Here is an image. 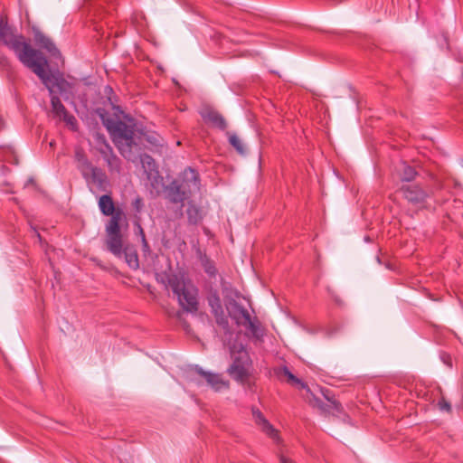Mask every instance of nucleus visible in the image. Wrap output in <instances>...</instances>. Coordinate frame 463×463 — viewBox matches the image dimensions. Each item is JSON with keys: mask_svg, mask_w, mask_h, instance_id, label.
I'll list each match as a JSON object with an SVG mask.
<instances>
[{"mask_svg": "<svg viewBox=\"0 0 463 463\" xmlns=\"http://www.w3.org/2000/svg\"><path fill=\"white\" fill-rule=\"evenodd\" d=\"M398 175L402 182L410 183L416 178L418 172L413 166L403 162L398 170Z\"/></svg>", "mask_w": 463, "mask_h": 463, "instance_id": "nucleus-21", "label": "nucleus"}, {"mask_svg": "<svg viewBox=\"0 0 463 463\" xmlns=\"http://www.w3.org/2000/svg\"><path fill=\"white\" fill-rule=\"evenodd\" d=\"M276 374L279 379H285V381L288 383H289L293 386H296L298 389L306 390L307 391L306 399L308 402V403L311 406L317 407L322 411L325 410L323 402L319 398L316 397L313 394V392L310 391V389L308 388L307 384L306 383H304L302 380H300L299 378H298L297 376H295L287 366L279 368L276 371Z\"/></svg>", "mask_w": 463, "mask_h": 463, "instance_id": "nucleus-7", "label": "nucleus"}, {"mask_svg": "<svg viewBox=\"0 0 463 463\" xmlns=\"http://www.w3.org/2000/svg\"><path fill=\"white\" fill-rule=\"evenodd\" d=\"M157 281L165 285L166 288L172 289L184 311L197 312L198 289L184 272H164L158 276Z\"/></svg>", "mask_w": 463, "mask_h": 463, "instance_id": "nucleus-1", "label": "nucleus"}, {"mask_svg": "<svg viewBox=\"0 0 463 463\" xmlns=\"http://www.w3.org/2000/svg\"><path fill=\"white\" fill-rule=\"evenodd\" d=\"M216 323L221 326L224 329H229V321L227 317L224 315V311L222 313H215L213 314Z\"/></svg>", "mask_w": 463, "mask_h": 463, "instance_id": "nucleus-29", "label": "nucleus"}, {"mask_svg": "<svg viewBox=\"0 0 463 463\" xmlns=\"http://www.w3.org/2000/svg\"><path fill=\"white\" fill-rule=\"evenodd\" d=\"M200 190L199 174L193 168H186L180 181H173L167 187V196L172 203H183L193 193Z\"/></svg>", "mask_w": 463, "mask_h": 463, "instance_id": "nucleus-4", "label": "nucleus"}, {"mask_svg": "<svg viewBox=\"0 0 463 463\" xmlns=\"http://www.w3.org/2000/svg\"><path fill=\"white\" fill-rule=\"evenodd\" d=\"M137 231H138L140 239L143 240V238H146L145 232L139 223H137Z\"/></svg>", "mask_w": 463, "mask_h": 463, "instance_id": "nucleus-34", "label": "nucleus"}, {"mask_svg": "<svg viewBox=\"0 0 463 463\" xmlns=\"http://www.w3.org/2000/svg\"><path fill=\"white\" fill-rule=\"evenodd\" d=\"M23 64L39 77L50 95H57L55 89L64 99H68V95L72 93L73 85L61 72L47 71L48 61L41 52L36 50L34 56L23 60Z\"/></svg>", "mask_w": 463, "mask_h": 463, "instance_id": "nucleus-2", "label": "nucleus"}, {"mask_svg": "<svg viewBox=\"0 0 463 463\" xmlns=\"http://www.w3.org/2000/svg\"><path fill=\"white\" fill-rule=\"evenodd\" d=\"M201 116L205 122L210 123L214 128L221 130H224L227 128L224 118L216 110L205 109L201 111Z\"/></svg>", "mask_w": 463, "mask_h": 463, "instance_id": "nucleus-14", "label": "nucleus"}, {"mask_svg": "<svg viewBox=\"0 0 463 463\" xmlns=\"http://www.w3.org/2000/svg\"><path fill=\"white\" fill-rule=\"evenodd\" d=\"M279 460H280V463H295L294 460H292L291 458H288L285 455H281L279 458Z\"/></svg>", "mask_w": 463, "mask_h": 463, "instance_id": "nucleus-33", "label": "nucleus"}, {"mask_svg": "<svg viewBox=\"0 0 463 463\" xmlns=\"http://www.w3.org/2000/svg\"><path fill=\"white\" fill-rule=\"evenodd\" d=\"M106 127L120 154L126 159L132 160V147L137 146L135 141V125L121 120H109Z\"/></svg>", "mask_w": 463, "mask_h": 463, "instance_id": "nucleus-3", "label": "nucleus"}, {"mask_svg": "<svg viewBox=\"0 0 463 463\" xmlns=\"http://www.w3.org/2000/svg\"><path fill=\"white\" fill-rule=\"evenodd\" d=\"M461 166L463 167V161L461 162Z\"/></svg>", "mask_w": 463, "mask_h": 463, "instance_id": "nucleus-40", "label": "nucleus"}, {"mask_svg": "<svg viewBox=\"0 0 463 463\" xmlns=\"http://www.w3.org/2000/svg\"><path fill=\"white\" fill-rule=\"evenodd\" d=\"M0 41L9 49L14 52L18 60H28L36 54V50L24 41L23 35H16L14 29L8 24L5 16H0Z\"/></svg>", "mask_w": 463, "mask_h": 463, "instance_id": "nucleus-5", "label": "nucleus"}, {"mask_svg": "<svg viewBox=\"0 0 463 463\" xmlns=\"http://www.w3.org/2000/svg\"><path fill=\"white\" fill-rule=\"evenodd\" d=\"M229 143L235 148L240 155L246 154V148L243 142L236 134L229 135Z\"/></svg>", "mask_w": 463, "mask_h": 463, "instance_id": "nucleus-27", "label": "nucleus"}, {"mask_svg": "<svg viewBox=\"0 0 463 463\" xmlns=\"http://www.w3.org/2000/svg\"><path fill=\"white\" fill-rule=\"evenodd\" d=\"M331 402H332V404L334 405V407H335L336 410H338V409H339V407H340V403H339V402H337L336 401H332Z\"/></svg>", "mask_w": 463, "mask_h": 463, "instance_id": "nucleus-36", "label": "nucleus"}, {"mask_svg": "<svg viewBox=\"0 0 463 463\" xmlns=\"http://www.w3.org/2000/svg\"><path fill=\"white\" fill-rule=\"evenodd\" d=\"M216 323L221 326L224 329H229V321L227 317L224 315V311L222 313H215L213 314Z\"/></svg>", "mask_w": 463, "mask_h": 463, "instance_id": "nucleus-28", "label": "nucleus"}, {"mask_svg": "<svg viewBox=\"0 0 463 463\" xmlns=\"http://www.w3.org/2000/svg\"><path fill=\"white\" fill-rule=\"evenodd\" d=\"M125 245L122 233L106 234V246L114 256L122 257Z\"/></svg>", "mask_w": 463, "mask_h": 463, "instance_id": "nucleus-13", "label": "nucleus"}, {"mask_svg": "<svg viewBox=\"0 0 463 463\" xmlns=\"http://www.w3.org/2000/svg\"><path fill=\"white\" fill-rule=\"evenodd\" d=\"M234 349H236V346H233V349H232V351H235ZM234 353H235L236 355L238 354V352L237 353L234 352Z\"/></svg>", "mask_w": 463, "mask_h": 463, "instance_id": "nucleus-39", "label": "nucleus"}, {"mask_svg": "<svg viewBox=\"0 0 463 463\" xmlns=\"http://www.w3.org/2000/svg\"><path fill=\"white\" fill-rule=\"evenodd\" d=\"M75 160L77 161V168L81 175H85V171L90 168L93 165L89 161L82 150H76Z\"/></svg>", "mask_w": 463, "mask_h": 463, "instance_id": "nucleus-24", "label": "nucleus"}, {"mask_svg": "<svg viewBox=\"0 0 463 463\" xmlns=\"http://www.w3.org/2000/svg\"><path fill=\"white\" fill-rule=\"evenodd\" d=\"M123 255L125 261L130 269L137 270L139 268L138 255L134 246L126 244L123 250L122 256Z\"/></svg>", "mask_w": 463, "mask_h": 463, "instance_id": "nucleus-19", "label": "nucleus"}, {"mask_svg": "<svg viewBox=\"0 0 463 463\" xmlns=\"http://www.w3.org/2000/svg\"><path fill=\"white\" fill-rule=\"evenodd\" d=\"M232 355L233 361L232 364L228 368L227 372L232 376V379L241 383H244L250 376V356L242 345H240L238 354L236 355L234 351H232Z\"/></svg>", "mask_w": 463, "mask_h": 463, "instance_id": "nucleus-6", "label": "nucleus"}, {"mask_svg": "<svg viewBox=\"0 0 463 463\" xmlns=\"http://www.w3.org/2000/svg\"><path fill=\"white\" fill-rule=\"evenodd\" d=\"M400 191L402 196L414 205L423 203L428 197V193L419 184H402Z\"/></svg>", "mask_w": 463, "mask_h": 463, "instance_id": "nucleus-10", "label": "nucleus"}, {"mask_svg": "<svg viewBox=\"0 0 463 463\" xmlns=\"http://www.w3.org/2000/svg\"><path fill=\"white\" fill-rule=\"evenodd\" d=\"M323 394L325 395V397L326 398V400H328L329 402H331V400L329 399V397H327V395H326L324 392Z\"/></svg>", "mask_w": 463, "mask_h": 463, "instance_id": "nucleus-38", "label": "nucleus"}, {"mask_svg": "<svg viewBox=\"0 0 463 463\" xmlns=\"http://www.w3.org/2000/svg\"><path fill=\"white\" fill-rule=\"evenodd\" d=\"M251 411L255 423L261 428L262 431L265 432L269 437H270L273 439H278V431L264 417L262 412L255 407L251 409Z\"/></svg>", "mask_w": 463, "mask_h": 463, "instance_id": "nucleus-12", "label": "nucleus"}, {"mask_svg": "<svg viewBox=\"0 0 463 463\" xmlns=\"http://www.w3.org/2000/svg\"><path fill=\"white\" fill-rule=\"evenodd\" d=\"M51 106L52 113L60 119L63 120L68 126H71L74 129L77 126V120L75 117L70 114L64 105L61 103L60 98L57 95H50Z\"/></svg>", "mask_w": 463, "mask_h": 463, "instance_id": "nucleus-11", "label": "nucleus"}, {"mask_svg": "<svg viewBox=\"0 0 463 463\" xmlns=\"http://www.w3.org/2000/svg\"><path fill=\"white\" fill-rule=\"evenodd\" d=\"M230 316L238 326H242L250 317L249 311L235 301L232 304V310L230 312Z\"/></svg>", "mask_w": 463, "mask_h": 463, "instance_id": "nucleus-18", "label": "nucleus"}, {"mask_svg": "<svg viewBox=\"0 0 463 463\" xmlns=\"http://www.w3.org/2000/svg\"><path fill=\"white\" fill-rule=\"evenodd\" d=\"M134 205L137 211H139L142 206V200L140 198H137L134 202Z\"/></svg>", "mask_w": 463, "mask_h": 463, "instance_id": "nucleus-35", "label": "nucleus"}, {"mask_svg": "<svg viewBox=\"0 0 463 463\" xmlns=\"http://www.w3.org/2000/svg\"><path fill=\"white\" fill-rule=\"evenodd\" d=\"M110 216L111 218L106 224V234L121 233L120 222L125 218L123 211L118 208L117 212Z\"/></svg>", "mask_w": 463, "mask_h": 463, "instance_id": "nucleus-17", "label": "nucleus"}, {"mask_svg": "<svg viewBox=\"0 0 463 463\" xmlns=\"http://www.w3.org/2000/svg\"><path fill=\"white\" fill-rule=\"evenodd\" d=\"M208 305L211 307V311L213 314L222 313V305L217 290H211L207 297Z\"/></svg>", "mask_w": 463, "mask_h": 463, "instance_id": "nucleus-22", "label": "nucleus"}, {"mask_svg": "<svg viewBox=\"0 0 463 463\" xmlns=\"http://www.w3.org/2000/svg\"><path fill=\"white\" fill-rule=\"evenodd\" d=\"M186 213L188 222L191 224H198L203 219L202 210L194 203H189Z\"/></svg>", "mask_w": 463, "mask_h": 463, "instance_id": "nucleus-23", "label": "nucleus"}, {"mask_svg": "<svg viewBox=\"0 0 463 463\" xmlns=\"http://www.w3.org/2000/svg\"><path fill=\"white\" fill-rule=\"evenodd\" d=\"M109 170L113 173L116 172L118 174L120 173L121 170V160L115 155L109 154V157L105 159Z\"/></svg>", "mask_w": 463, "mask_h": 463, "instance_id": "nucleus-26", "label": "nucleus"}, {"mask_svg": "<svg viewBox=\"0 0 463 463\" xmlns=\"http://www.w3.org/2000/svg\"><path fill=\"white\" fill-rule=\"evenodd\" d=\"M34 41L39 47L46 50L52 56H61V52L55 46L54 43L42 32L37 31L34 33Z\"/></svg>", "mask_w": 463, "mask_h": 463, "instance_id": "nucleus-15", "label": "nucleus"}, {"mask_svg": "<svg viewBox=\"0 0 463 463\" xmlns=\"http://www.w3.org/2000/svg\"><path fill=\"white\" fill-rule=\"evenodd\" d=\"M191 372L203 378L207 384L216 392L228 389L230 386L229 381L224 380L222 374L204 371L198 365L192 367Z\"/></svg>", "mask_w": 463, "mask_h": 463, "instance_id": "nucleus-9", "label": "nucleus"}, {"mask_svg": "<svg viewBox=\"0 0 463 463\" xmlns=\"http://www.w3.org/2000/svg\"><path fill=\"white\" fill-rule=\"evenodd\" d=\"M99 153L104 160L109 157V154H114L112 147L107 143L99 149Z\"/></svg>", "mask_w": 463, "mask_h": 463, "instance_id": "nucleus-31", "label": "nucleus"}, {"mask_svg": "<svg viewBox=\"0 0 463 463\" xmlns=\"http://www.w3.org/2000/svg\"><path fill=\"white\" fill-rule=\"evenodd\" d=\"M141 242H142V250L145 254L146 253H149L150 252V247H149V244L146 241V238H143V240H141Z\"/></svg>", "mask_w": 463, "mask_h": 463, "instance_id": "nucleus-32", "label": "nucleus"}, {"mask_svg": "<svg viewBox=\"0 0 463 463\" xmlns=\"http://www.w3.org/2000/svg\"><path fill=\"white\" fill-rule=\"evenodd\" d=\"M241 326L250 331L256 339H261L265 335V329L257 317H250Z\"/></svg>", "mask_w": 463, "mask_h": 463, "instance_id": "nucleus-16", "label": "nucleus"}, {"mask_svg": "<svg viewBox=\"0 0 463 463\" xmlns=\"http://www.w3.org/2000/svg\"><path fill=\"white\" fill-rule=\"evenodd\" d=\"M438 407L442 411H447V412L451 411L450 403L443 397L438 402Z\"/></svg>", "mask_w": 463, "mask_h": 463, "instance_id": "nucleus-30", "label": "nucleus"}, {"mask_svg": "<svg viewBox=\"0 0 463 463\" xmlns=\"http://www.w3.org/2000/svg\"><path fill=\"white\" fill-rule=\"evenodd\" d=\"M199 255L202 267L203 268L205 273H207L210 277H215L217 274V269L215 268L214 262L201 251L199 252Z\"/></svg>", "mask_w": 463, "mask_h": 463, "instance_id": "nucleus-25", "label": "nucleus"}, {"mask_svg": "<svg viewBox=\"0 0 463 463\" xmlns=\"http://www.w3.org/2000/svg\"><path fill=\"white\" fill-rule=\"evenodd\" d=\"M146 159H147V163L153 160L150 156H146Z\"/></svg>", "mask_w": 463, "mask_h": 463, "instance_id": "nucleus-37", "label": "nucleus"}, {"mask_svg": "<svg viewBox=\"0 0 463 463\" xmlns=\"http://www.w3.org/2000/svg\"><path fill=\"white\" fill-rule=\"evenodd\" d=\"M81 175L92 194L109 191L110 183L103 169L92 165Z\"/></svg>", "mask_w": 463, "mask_h": 463, "instance_id": "nucleus-8", "label": "nucleus"}, {"mask_svg": "<svg viewBox=\"0 0 463 463\" xmlns=\"http://www.w3.org/2000/svg\"><path fill=\"white\" fill-rule=\"evenodd\" d=\"M99 208L102 214L106 216L114 214L118 210L115 208V204L110 194H103L99 197Z\"/></svg>", "mask_w": 463, "mask_h": 463, "instance_id": "nucleus-20", "label": "nucleus"}]
</instances>
